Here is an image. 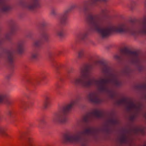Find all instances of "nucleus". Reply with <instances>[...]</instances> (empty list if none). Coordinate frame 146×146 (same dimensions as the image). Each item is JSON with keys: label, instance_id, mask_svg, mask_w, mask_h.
Segmentation results:
<instances>
[{"label": "nucleus", "instance_id": "nucleus-7", "mask_svg": "<svg viewBox=\"0 0 146 146\" xmlns=\"http://www.w3.org/2000/svg\"><path fill=\"white\" fill-rule=\"evenodd\" d=\"M77 7L75 4L71 5L69 8L64 10L63 13L60 15L58 19V21L61 25H65L67 24V20L70 13L71 12Z\"/></svg>", "mask_w": 146, "mask_h": 146}, {"label": "nucleus", "instance_id": "nucleus-21", "mask_svg": "<svg viewBox=\"0 0 146 146\" xmlns=\"http://www.w3.org/2000/svg\"><path fill=\"white\" fill-rule=\"evenodd\" d=\"M19 107L23 111L26 110L28 106V103L26 102H22L19 104Z\"/></svg>", "mask_w": 146, "mask_h": 146}, {"label": "nucleus", "instance_id": "nucleus-12", "mask_svg": "<svg viewBox=\"0 0 146 146\" xmlns=\"http://www.w3.org/2000/svg\"><path fill=\"white\" fill-rule=\"evenodd\" d=\"M87 98L89 101L96 104H100L103 101L102 99L98 97L95 92H90L87 96Z\"/></svg>", "mask_w": 146, "mask_h": 146}, {"label": "nucleus", "instance_id": "nucleus-38", "mask_svg": "<svg viewBox=\"0 0 146 146\" xmlns=\"http://www.w3.org/2000/svg\"><path fill=\"white\" fill-rule=\"evenodd\" d=\"M133 7H131V10H133Z\"/></svg>", "mask_w": 146, "mask_h": 146}, {"label": "nucleus", "instance_id": "nucleus-16", "mask_svg": "<svg viewBox=\"0 0 146 146\" xmlns=\"http://www.w3.org/2000/svg\"><path fill=\"white\" fill-rule=\"evenodd\" d=\"M24 43V41L20 40L18 41L16 44V50L20 54L23 52V46Z\"/></svg>", "mask_w": 146, "mask_h": 146}, {"label": "nucleus", "instance_id": "nucleus-39", "mask_svg": "<svg viewBox=\"0 0 146 146\" xmlns=\"http://www.w3.org/2000/svg\"><path fill=\"white\" fill-rule=\"evenodd\" d=\"M7 79H9V78H9V76H7Z\"/></svg>", "mask_w": 146, "mask_h": 146}, {"label": "nucleus", "instance_id": "nucleus-3", "mask_svg": "<svg viewBox=\"0 0 146 146\" xmlns=\"http://www.w3.org/2000/svg\"><path fill=\"white\" fill-rule=\"evenodd\" d=\"M78 99L72 100L69 104L60 108L57 111L54 113L52 118V122L54 123H66L68 120L66 115L78 104Z\"/></svg>", "mask_w": 146, "mask_h": 146}, {"label": "nucleus", "instance_id": "nucleus-13", "mask_svg": "<svg viewBox=\"0 0 146 146\" xmlns=\"http://www.w3.org/2000/svg\"><path fill=\"white\" fill-rule=\"evenodd\" d=\"M11 9V7L7 2V0H0V10L2 13H7Z\"/></svg>", "mask_w": 146, "mask_h": 146}, {"label": "nucleus", "instance_id": "nucleus-18", "mask_svg": "<svg viewBox=\"0 0 146 146\" xmlns=\"http://www.w3.org/2000/svg\"><path fill=\"white\" fill-rule=\"evenodd\" d=\"M88 35V32L85 31L80 33L78 34L77 37L80 40H84L87 39Z\"/></svg>", "mask_w": 146, "mask_h": 146}, {"label": "nucleus", "instance_id": "nucleus-31", "mask_svg": "<svg viewBox=\"0 0 146 146\" xmlns=\"http://www.w3.org/2000/svg\"><path fill=\"white\" fill-rule=\"evenodd\" d=\"M5 98V96L2 94H0V103H2Z\"/></svg>", "mask_w": 146, "mask_h": 146}, {"label": "nucleus", "instance_id": "nucleus-32", "mask_svg": "<svg viewBox=\"0 0 146 146\" xmlns=\"http://www.w3.org/2000/svg\"><path fill=\"white\" fill-rule=\"evenodd\" d=\"M32 34L31 32H29L27 33L25 35L26 37L29 38H31L32 37Z\"/></svg>", "mask_w": 146, "mask_h": 146}, {"label": "nucleus", "instance_id": "nucleus-25", "mask_svg": "<svg viewBox=\"0 0 146 146\" xmlns=\"http://www.w3.org/2000/svg\"><path fill=\"white\" fill-rule=\"evenodd\" d=\"M121 141L122 143H125L127 141V137L125 133L122 134L121 137Z\"/></svg>", "mask_w": 146, "mask_h": 146}, {"label": "nucleus", "instance_id": "nucleus-2", "mask_svg": "<svg viewBox=\"0 0 146 146\" xmlns=\"http://www.w3.org/2000/svg\"><path fill=\"white\" fill-rule=\"evenodd\" d=\"M83 130L77 131L75 133L68 132L65 134L63 137L65 143L79 144L80 146H88L89 142L88 138L83 136L92 135L96 132V129L86 125L83 128Z\"/></svg>", "mask_w": 146, "mask_h": 146}, {"label": "nucleus", "instance_id": "nucleus-26", "mask_svg": "<svg viewBox=\"0 0 146 146\" xmlns=\"http://www.w3.org/2000/svg\"><path fill=\"white\" fill-rule=\"evenodd\" d=\"M48 24L47 22L45 21H43L40 23V25L43 27L47 26Z\"/></svg>", "mask_w": 146, "mask_h": 146}, {"label": "nucleus", "instance_id": "nucleus-22", "mask_svg": "<svg viewBox=\"0 0 146 146\" xmlns=\"http://www.w3.org/2000/svg\"><path fill=\"white\" fill-rule=\"evenodd\" d=\"M50 106V102L49 98L48 97H46L45 98L44 102V107L45 109L48 108Z\"/></svg>", "mask_w": 146, "mask_h": 146}, {"label": "nucleus", "instance_id": "nucleus-27", "mask_svg": "<svg viewBox=\"0 0 146 146\" xmlns=\"http://www.w3.org/2000/svg\"><path fill=\"white\" fill-rule=\"evenodd\" d=\"M13 112L11 110H9L7 113V115L9 117L10 119H11L13 117Z\"/></svg>", "mask_w": 146, "mask_h": 146}, {"label": "nucleus", "instance_id": "nucleus-1", "mask_svg": "<svg viewBox=\"0 0 146 146\" xmlns=\"http://www.w3.org/2000/svg\"><path fill=\"white\" fill-rule=\"evenodd\" d=\"M92 68V66L90 64H85L81 68L79 74L71 79L70 83L76 86H81L87 88H89L94 85L96 87L99 92L110 93L111 98H113L115 95V93L112 90L109 89L108 84H112L117 87L120 86L122 83L120 80V78L122 75L128 74V69L126 68L121 72H119L106 63L103 62L100 68L101 72L105 75H109L110 78H101L99 80H93L89 79L90 71Z\"/></svg>", "mask_w": 146, "mask_h": 146}, {"label": "nucleus", "instance_id": "nucleus-20", "mask_svg": "<svg viewBox=\"0 0 146 146\" xmlns=\"http://www.w3.org/2000/svg\"><path fill=\"white\" fill-rule=\"evenodd\" d=\"M42 42L40 39L36 40L34 41L33 43V47L39 49L42 46Z\"/></svg>", "mask_w": 146, "mask_h": 146}, {"label": "nucleus", "instance_id": "nucleus-34", "mask_svg": "<svg viewBox=\"0 0 146 146\" xmlns=\"http://www.w3.org/2000/svg\"><path fill=\"white\" fill-rule=\"evenodd\" d=\"M115 58L117 59V60H119V59L120 58V57L118 55H115V57H114Z\"/></svg>", "mask_w": 146, "mask_h": 146}, {"label": "nucleus", "instance_id": "nucleus-30", "mask_svg": "<svg viewBox=\"0 0 146 146\" xmlns=\"http://www.w3.org/2000/svg\"><path fill=\"white\" fill-rule=\"evenodd\" d=\"M56 10L55 9H52L51 12V14L53 16H55L57 15Z\"/></svg>", "mask_w": 146, "mask_h": 146}, {"label": "nucleus", "instance_id": "nucleus-33", "mask_svg": "<svg viewBox=\"0 0 146 146\" xmlns=\"http://www.w3.org/2000/svg\"><path fill=\"white\" fill-rule=\"evenodd\" d=\"M60 87V86L58 84H56V91L57 92V94H59V93L58 92V88Z\"/></svg>", "mask_w": 146, "mask_h": 146}, {"label": "nucleus", "instance_id": "nucleus-6", "mask_svg": "<svg viewBox=\"0 0 146 146\" xmlns=\"http://www.w3.org/2000/svg\"><path fill=\"white\" fill-rule=\"evenodd\" d=\"M104 115L103 112L100 110L95 109L93 111L86 114L83 118V121L87 123L91 121L94 118H101Z\"/></svg>", "mask_w": 146, "mask_h": 146}, {"label": "nucleus", "instance_id": "nucleus-23", "mask_svg": "<svg viewBox=\"0 0 146 146\" xmlns=\"http://www.w3.org/2000/svg\"><path fill=\"white\" fill-rule=\"evenodd\" d=\"M41 36L46 41H48L49 39V36L46 32H43L41 34Z\"/></svg>", "mask_w": 146, "mask_h": 146}, {"label": "nucleus", "instance_id": "nucleus-28", "mask_svg": "<svg viewBox=\"0 0 146 146\" xmlns=\"http://www.w3.org/2000/svg\"><path fill=\"white\" fill-rule=\"evenodd\" d=\"M84 51L83 50H80L78 52V57L79 58H82L84 55Z\"/></svg>", "mask_w": 146, "mask_h": 146}, {"label": "nucleus", "instance_id": "nucleus-29", "mask_svg": "<svg viewBox=\"0 0 146 146\" xmlns=\"http://www.w3.org/2000/svg\"><path fill=\"white\" fill-rule=\"evenodd\" d=\"M53 55V53L51 52H49L48 54V56L49 58L50 59V60L51 61H52L53 60V59L52 58Z\"/></svg>", "mask_w": 146, "mask_h": 146}, {"label": "nucleus", "instance_id": "nucleus-24", "mask_svg": "<svg viewBox=\"0 0 146 146\" xmlns=\"http://www.w3.org/2000/svg\"><path fill=\"white\" fill-rule=\"evenodd\" d=\"M0 135L2 136L7 135L5 129L3 127L1 126H0Z\"/></svg>", "mask_w": 146, "mask_h": 146}, {"label": "nucleus", "instance_id": "nucleus-9", "mask_svg": "<svg viewBox=\"0 0 146 146\" xmlns=\"http://www.w3.org/2000/svg\"><path fill=\"white\" fill-rule=\"evenodd\" d=\"M9 25L11 28V31L5 34L4 38L0 39V46L5 40L10 41L11 40V36L13 34V29L16 25V22L14 20H11L9 21Z\"/></svg>", "mask_w": 146, "mask_h": 146}, {"label": "nucleus", "instance_id": "nucleus-5", "mask_svg": "<svg viewBox=\"0 0 146 146\" xmlns=\"http://www.w3.org/2000/svg\"><path fill=\"white\" fill-rule=\"evenodd\" d=\"M0 51L2 52V54L5 55V58L9 66L11 69L13 70L14 68V52L11 50L3 48H1Z\"/></svg>", "mask_w": 146, "mask_h": 146}, {"label": "nucleus", "instance_id": "nucleus-11", "mask_svg": "<svg viewBox=\"0 0 146 146\" xmlns=\"http://www.w3.org/2000/svg\"><path fill=\"white\" fill-rule=\"evenodd\" d=\"M117 103L119 105L125 104H127V109L129 111L138 109L137 106L136 104L131 101H128L125 98H123L119 100L117 102Z\"/></svg>", "mask_w": 146, "mask_h": 146}, {"label": "nucleus", "instance_id": "nucleus-37", "mask_svg": "<svg viewBox=\"0 0 146 146\" xmlns=\"http://www.w3.org/2000/svg\"><path fill=\"white\" fill-rule=\"evenodd\" d=\"M45 122L44 121H43L42 122H41V123H44Z\"/></svg>", "mask_w": 146, "mask_h": 146}, {"label": "nucleus", "instance_id": "nucleus-4", "mask_svg": "<svg viewBox=\"0 0 146 146\" xmlns=\"http://www.w3.org/2000/svg\"><path fill=\"white\" fill-rule=\"evenodd\" d=\"M122 53L129 58L131 63L132 64L136 66H139V71H142L143 67L141 65L140 59L136 52L130 51L127 50H125L122 51Z\"/></svg>", "mask_w": 146, "mask_h": 146}, {"label": "nucleus", "instance_id": "nucleus-35", "mask_svg": "<svg viewBox=\"0 0 146 146\" xmlns=\"http://www.w3.org/2000/svg\"><path fill=\"white\" fill-rule=\"evenodd\" d=\"M23 136V135L22 133H21L19 135L18 137V138L19 139H20L22 138Z\"/></svg>", "mask_w": 146, "mask_h": 146}, {"label": "nucleus", "instance_id": "nucleus-15", "mask_svg": "<svg viewBox=\"0 0 146 146\" xmlns=\"http://www.w3.org/2000/svg\"><path fill=\"white\" fill-rule=\"evenodd\" d=\"M46 75L44 74H42L40 76L34 79H31L29 81V83L31 85L35 86L38 84L40 81L46 78Z\"/></svg>", "mask_w": 146, "mask_h": 146}, {"label": "nucleus", "instance_id": "nucleus-19", "mask_svg": "<svg viewBox=\"0 0 146 146\" xmlns=\"http://www.w3.org/2000/svg\"><path fill=\"white\" fill-rule=\"evenodd\" d=\"M39 55V51L35 50L31 53V59L32 61H35L37 60L38 59Z\"/></svg>", "mask_w": 146, "mask_h": 146}, {"label": "nucleus", "instance_id": "nucleus-10", "mask_svg": "<svg viewBox=\"0 0 146 146\" xmlns=\"http://www.w3.org/2000/svg\"><path fill=\"white\" fill-rule=\"evenodd\" d=\"M108 0H88L84 1L82 4V11L86 13L89 9V6H94L97 4L98 2L102 1L106 2Z\"/></svg>", "mask_w": 146, "mask_h": 146}, {"label": "nucleus", "instance_id": "nucleus-36", "mask_svg": "<svg viewBox=\"0 0 146 146\" xmlns=\"http://www.w3.org/2000/svg\"><path fill=\"white\" fill-rule=\"evenodd\" d=\"M111 123L113 124H115L117 122V121L115 119H112L111 120Z\"/></svg>", "mask_w": 146, "mask_h": 146}, {"label": "nucleus", "instance_id": "nucleus-8", "mask_svg": "<svg viewBox=\"0 0 146 146\" xmlns=\"http://www.w3.org/2000/svg\"><path fill=\"white\" fill-rule=\"evenodd\" d=\"M19 5L29 10L32 11L38 6V0H31L28 2L20 0Z\"/></svg>", "mask_w": 146, "mask_h": 146}, {"label": "nucleus", "instance_id": "nucleus-14", "mask_svg": "<svg viewBox=\"0 0 146 146\" xmlns=\"http://www.w3.org/2000/svg\"><path fill=\"white\" fill-rule=\"evenodd\" d=\"M52 64L54 68L56 76L60 81H62L63 79L59 76L60 74V70H61L62 66L60 64H57L55 62H53L52 61Z\"/></svg>", "mask_w": 146, "mask_h": 146}, {"label": "nucleus", "instance_id": "nucleus-17", "mask_svg": "<svg viewBox=\"0 0 146 146\" xmlns=\"http://www.w3.org/2000/svg\"><path fill=\"white\" fill-rule=\"evenodd\" d=\"M55 34L59 38H62L64 36V30L61 28L56 29L55 31Z\"/></svg>", "mask_w": 146, "mask_h": 146}]
</instances>
